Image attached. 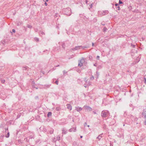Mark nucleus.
I'll return each instance as SVG.
<instances>
[{
  "mask_svg": "<svg viewBox=\"0 0 146 146\" xmlns=\"http://www.w3.org/2000/svg\"><path fill=\"white\" fill-rule=\"evenodd\" d=\"M109 114L110 113L108 111L103 110L101 113V115L102 117L104 118L108 116Z\"/></svg>",
  "mask_w": 146,
  "mask_h": 146,
  "instance_id": "obj_1",
  "label": "nucleus"
},
{
  "mask_svg": "<svg viewBox=\"0 0 146 146\" xmlns=\"http://www.w3.org/2000/svg\"><path fill=\"white\" fill-rule=\"evenodd\" d=\"M71 12V9L69 7L65 9L64 11V14L68 16L70 15Z\"/></svg>",
  "mask_w": 146,
  "mask_h": 146,
  "instance_id": "obj_2",
  "label": "nucleus"
},
{
  "mask_svg": "<svg viewBox=\"0 0 146 146\" xmlns=\"http://www.w3.org/2000/svg\"><path fill=\"white\" fill-rule=\"evenodd\" d=\"M84 107L88 111H91L92 110V108L88 106H84Z\"/></svg>",
  "mask_w": 146,
  "mask_h": 146,
  "instance_id": "obj_3",
  "label": "nucleus"
},
{
  "mask_svg": "<svg viewBox=\"0 0 146 146\" xmlns=\"http://www.w3.org/2000/svg\"><path fill=\"white\" fill-rule=\"evenodd\" d=\"M142 115L144 117V118L146 119V110L145 109H144L143 110Z\"/></svg>",
  "mask_w": 146,
  "mask_h": 146,
  "instance_id": "obj_4",
  "label": "nucleus"
},
{
  "mask_svg": "<svg viewBox=\"0 0 146 146\" xmlns=\"http://www.w3.org/2000/svg\"><path fill=\"white\" fill-rule=\"evenodd\" d=\"M76 130V127H73L72 128H70L69 130V131L70 132L72 131L75 132Z\"/></svg>",
  "mask_w": 146,
  "mask_h": 146,
  "instance_id": "obj_5",
  "label": "nucleus"
},
{
  "mask_svg": "<svg viewBox=\"0 0 146 146\" xmlns=\"http://www.w3.org/2000/svg\"><path fill=\"white\" fill-rule=\"evenodd\" d=\"M66 106H67V108L68 109L70 110H72V107L70 104H67Z\"/></svg>",
  "mask_w": 146,
  "mask_h": 146,
  "instance_id": "obj_6",
  "label": "nucleus"
},
{
  "mask_svg": "<svg viewBox=\"0 0 146 146\" xmlns=\"http://www.w3.org/2000/svg\"><path fill=\"white\" fill-rule=\"evenodd\" d=\"M140 58L139 56V57H137V58H136V60H137V61H134L133 63V64H136L139 61H140Z\"/></svg>",
  "mask_w": 146,
  "mask_h": 146,
  "instance_id": "obj_7",
  "label": "nucleus"
},
{
  "mask_svg": "<svg viewBox=\"0 0 146 146\" xmlns=\"http://www.w3.org/2000/svg\"><path fill=\"white\" fill-rule=\"evenodd\" d=\"M86 80V78H84V80H85L86 81V84H87V85L88 86L90 85L91 84V83L90 82Z\"/></svg>",
  "mask_w": 146,
  "mask_h": 146,
  "instance_id": "obj_8",
  "label": "nucleus"
},
{
  "mask_svg": "<svg viewBox=\"0 0 146 146\" xmlns=\"http://www.w3.org/2000/svg\"><path fill=\"white\" fill-rule=\"evenodd\" d=\"M81 47V46H75L74 48V50H78L80 49Z\"/></svg>",
  "mask_w": 146,
  "mask_h": 146,
  "instance_id": "obj_9",
  "label": "nucleus"
},
{
  "mask_svg": "<svg viewBox=\"0 0 146 146\" xmlns=\"http://www.w3.org/2000/svg\"><path fill=\"white\" fill-rule=\"evenodd\" d=\"M82 109V108L81 107H78L76 108V110L78 111H80Z\"/></svg>",
  "mask_w": 146,
  "mask_h": 146,
  "instance_id": "obj_10",
  "label": "nucleus"
},
{
  "mask_svg": "<svg viewBox=\"0 0 146 146\" xmlns=\"http://www.w3.org/2000/svg\"><path fill=\"white\" fill-rule=\"evenodd\" d=\"M80 62H81V63H82V64H83L85 62V59L83 58H82L81 60H80Z\"/></svg>",
  "mask_w": 146,
  "mask_h": 146,
  "instance_id": "obj_11",
  "label": "nucleus"
},
{
  "mask_svg": "<svg viewBox=\"0 0 146 146\" xmlns=\"http://www.w3.org/2000/svg\"><path fill=\"white\" fill-rule=\"evenodd\" d=\"M50 84L49 85V84H46L44 86V88H49L50 87Z\"/></svg>",
  "mask_w": 146,
  "mask_h": 146,
  "instance_id": "obj_12",
  "label": "nucleus"
},
{
  "mask_svg": "<svg viewBox=\"0 0 146 146\" xmlns=\"http://www.w3.org/2000/svg\"><path fill=\"white\" fill-rule=\"evenodd\" d=\"M67 131L64 129L62 130V133L64 134H66L67 133Z\"/></svg>",
  "mask_w": 146,
  "mask_h": 146,
  "instance_id": "obj_13",
  "label": "nucleus"
},
{
  "mask_svg": "<svg viewBox=\"0 0 146 146\" xmlns=\"http://www.w3.org/2000/svg\"><path fill=\"white\" fill-rule=\"evenodd\" d=\"M52 113L51 112H49L48 113L47 116L48 117L51 116Z\"/></svg>",
  "mask_w": 146,
  "mask_h": 146,
  "instance_id": "obj_14",
  "label": "nucleus"
},
{
  "mask_svg": "<svg viewBox=\"0 0 146 146\" xmlns=\"http://www.w3.org/2000/svg\"><path fill=\"white\" fill-rule=\"evenodd\" d=\"M81 46V47L82 49H84L85 48H88L89 47V46Z\"/></svg>",
  "mask_w": 146,
  "mask_h": 146,
  "instance_id": "obj_15",
  "label": "nucleus"
},
{
  "mask_svg": "<svg viewBox=\"0 0 146 146\" xmlns=\"http://www.w3.org/2000/svg\"><path fill=\"white\" fill-rule=\"evenodd\" d=\"M124 135L123 134H122L121 135H118V137H119L120 138H123L124 137Z\"/></svg>",
  "mask_w": 146,
  "mask_h": 146,
  "instance_id": "obj_16",
  "label": "nucleus"
},
{
  "mask_svg": "<svg viewBox=\"0 0 146 146\" xmlns=\"http://www.w3.org/2000/svg\"><path fill=\"white\" fill-rule=\"evenodd\" d=\"M83 65V64H82V63H81V62H80V61H79V63L78 64V66H79L81 67Z\"/></svg>",
  "mask_w": 146,
  "mask_h": 146,
  "instance_id": "obj_17",
  "label": "nucleus"
},
{
  "mask_svg": "<svg viewBox=\"0 0 146 146\" xmlns=\"http://www.w3.org/2000/svg\"><path fill=\"white\" fill-rule=\"evenodd\" d=\"M60 139V136L58 135L57 137H56V140H59Z\"/></svg>",
  "mask_w": 146,
  "mask_h": 146,
  "instance_id": "obj_18",
  "label": "nucleus"
},
{
  "mask_svg": "<svg viewBox=\"0 0 146 146\" xmlns=\"http://www.w3.org/2000/svg\"><path fill=\"white\" fill-rule=\"evenodd\" d=\"M39 33L40 34H41L42 35H45V34L44 32L41 31L39 32Z\"/></svg>",
  "mask_w": 146,
  "mask_h": 146,
  "instance_id": "obj_19",
  "label": "nucleus"
},
{
  "mask_svg": "<svg viewBox=\"0 0 146 146\" xmlns=\"http://www.w3.org/2000/svg\"><path fill=\"white\" fill-rule=\"evenodd\" d=\"M60 108L59 107H57L56 108V110L57 111H59L60 110Z\"/></svg>",
  "mask_w": 146,
  "mask_h": 146,
  "instance_id": "obj_20",
  "label": "nucleus"
},
{
  "mask_svg": "<svg viewBox=\"0 0 146 146\" xmlns=\"http://www.w3.org/2000/svg\"><path fill=\"white\" fill-rule=\"evenodd\" d=\"M131 46L132 48H135L136 46L135 45L133 44L132 43L131 44Z\"/></svg>",
  "mask_w": 146,
  "mask_h": 146,
  "instance_id": "obj_21",
  "label": "nucleus"
},
{
  "mask_svg": "<svg viewBox=\"0 0 146 146\" xmlns=\"http://www.w3.org/2000/svg\"><path fill=\"white\" fill-rule=\"evenodd\" d=\"M9 132H8L7 133V135H5V137L7 138H8L9 137Z\"/></svg>",
  "mask_w": 146,
  "mask_h": 146,
  "instance_id": "obj_22",
  "label": "nucleus"
},
{
  "mask_svg": "<svg viewBox=\"0 0 146 146\" xmlns=\"http://www.w3.org/2000/svg\"><path fill=\"white\" fill-rule=\"evenodd\" d=\"M107 30V28L106 27H105L104 28L103 30L104 32L106 31Z\"/></svg>",
  "mask_w": 146,
  "mask_h": 146,
  "instance_id": "obj_23",
  "label": "nucleus"
},
{
  "mask_svg": "<svg viewBox=\"0 0 146 146\" xmlns=\"http://www.w3.org/2000/svg\"><path fill=\"white\" fill-rule=\"evenodd\" d=\"M23 68L24 70H26L28 68V67L27 66H25L23 67Z\"/></svg>",
  "mask_w": 146,
  "mask_h": 146,
  "instance_id": "obj_24",
  "label": "nucleus"
},
{
  "mask_svg": "<svg viewBox=\"0 0 146 146\" xmlns=\"http://www.w3.org/2000/svg\"><path fill=\"white\" fill-rule=\"evenodd\" d=\"M62 46L63 48H64L65 46V44L64 43H62Z\"/></svg>",
  "mask_w": 146,
  "mask_h": 146,
  "instance_id": "obj_25",
  "label": "nucleus"
},
{
  "mask_svg": "<svg viewBox=\"0 0 146 146\" xmlns=\"http://www.w3.org/2000/svg\"><path fill=\"white\" fill-rule=\"evenodd\" d=\"M102 138V136L100 135H99L97 138L99 139L100 140Z\"/></svg>",
  "mask_w": 146,
  "mask_h": 146,
  "instance_id": "obj_26",
  "label": "nucleus"
},
{
  "mask_svg": "<svg viewBox=\"0 0 146 146\" xmlns=\"http://www.w3.org/2000/svg\"><path fill=\"white\" fill-rule=\"evenodd\" d=\"M35 40L36 42H38L39 41V38H35Z\"/></svg>",
  "mask_w": 146,
  "mask_h": 146,
  "instance_id": "obj_27",
  "label": "nucleus"
},
{
  "mask_svg": "<svg viewBox=\"0 0 146 146\" xmlns=\"http://www.w3.org/2000/svg\"><path fill=\"white\" fill-rule=\"evenodd\" d=\"M27 27L29 28H31L32 27V26L30 25H27Z\"/></svg>",
  "mask_w": 146,
  "mask_h": 146,
  "instance_id": "obj_28",
  "label": "nucleus"
},
{
  "mask_svg": "<svg viewBox=\"0 0 146 146\" xmlns=\"http://www.w3.org/2000/svg\"><path fill=\"white\" fill-rule=\"evenodd\" d=\"M1 82L2 83H4L5 82V80H1Z\"/></svg>",
  "mask_w": 146,
  "mask_h": 146,
  "instance_id": "obj_29",
  "label": "nucleus"
},
{
  "mask_svg": "<svg viewBox=\"0 0 146 146\" xmlns=\"http://www.w3.org/2000/svg\"><path fill=\"white\" fill-rule=\"evenodd\" d=\"M92 5H93V4H91L90 5V8H89V10H90V9L92 8Z\"/></svg>",
  "mask_w": 146,
  "mask_h": 146,
  "instance_id": "obj_30",
  "label": "nucleus"
},
{
  "mask_svg": "<svg viewBox=\"0 0 146 146\" xmlns=\"http://www.w3.org/2000/svg\"><path fill=\"white\" fill-rule=\"evenodd\" d=\"M5 132L7 133H8V132H9L8 127L7 128H5Z\"/></svg>",
  "mask_w": 146,
  "mask_h": 146,
  "instance_id": "obj_31",
  "label": "nucleus"
},
{
  "mask_svg": "<svg viewBox=\"0 0 146 146\" xmlns=\"http://www.w3.org/2000/svg\"><path fill=\"white\" fill-rule=\"evenodd\" d=\"M50 134H52L53 132V130H50Z\"/></svg>",
  "mask_w": 146,
  "mask_h": 146,
  "instance_id": "obj_32",
  "label": "nucleus"
},
{
  "mask_svg": "<svg viewBox=\"0 0 146 146\" xmlns=\"http://www.w3.org/2000/svg\"><path fill=\"white\" fill-rule=\"evenodd\" d=\"M96 76H97V78H98V77L99 76V74L98 73V72H96Z\"/></svg>",
  "mask_w": 146,
  "mask_h": 146,
  "instance_id": "obj_33",
  "label": "nucleus"
},
{
  "mask_svg": "<svg viewBox=\"0 0 146 146\" xmlns=\"http://www.w3.org/2000/svg\"><path fill=\"white\" fill-rule=\"evenodd\" d=\"M63 73L64 74H65L67 72H66L65 71V70H64L63 71Z\"/></svg>",
  "mask_w": 146,
  "mask_h": 146,
  "instance_id": "obj_34",
  "label": "nucleus"
},
{
  "mask_svg": "<svg viewBox=\"0 0 146 146\" xmlns=\"http://www.w3.org/2000/svg\"><path fill=\"white\" fill-rule=\"evenodd\" d=\"M90 79L91 80H93L94 79V78L93 76H92V77H91L90 78Z\"/></svg>",
  "mask_w": 146,
  "mask_h": 146,
  "instance_id": "obj_35",
  "label": "nucleus"
},
{
  "mask_svg": "<svg viewBox=\"0 0 146 146\" xmlns=\"http://www.w3.org/2000/svg\"><path fill=\"white\" fill-rule=\"evenodd\" d=\"M55 83L57 85L58 84V81L57 80L55 81Z\"/></svg>",
  "mask_w": 146,
  "mask_h": 146,
  "instance_id": "obj_36",
  "label": "nucleus"
},
{
  "mask_svg": "<svg viewBox=\"0 0 146 146\" xmlns=\"http://www.w3.org/2000/svg\"><path fill=\"white\" fill-rule=\"evenodd\" d=\"M119 4H122L123 3V2H122V1H121V0H119Z\"/></svg>",
  "mask_w": 146,
  "mask_h": 146,
  "instance_id": "obj_37",
  "label": "nucleus"
},
{
  "mask_svg": "<svg viewBox=\"0 0 146 146\" xmlns=\"http://www.w3.org/2000/svg\"><path fill=\"white\" fill-rule=\"evenodd\" d=\"M72 50H74V48H73L70 49V51H72Z\"/></svg>",
  "mask_w": 146,
  "mask_h": 146,
  "instance_id": "obj_38",
  "label": "nucleus"
},
{
  "mask_svg": "<svg viewBox=\"0 0 146 146\" xmlns=\"http://www.w3.org/2000/svg\"><path fill=\"white\" fill-rule=\"evenodd\" d=\"M117 8V10H120V8L119 6H118Z\"/></svg>",
  "mask_w": 146,
  "mask_h": 146,
  "instance_id": "obj_39",
  "label": "nucleus"
},
{
  "mask_svg": "<svg viewBox=\"0 0 146 146\" xmlns=\"http://www.w3.org/2000/svg\"><path fill=\"white\" fill-rule=\"evenodd\" d=\"M100 58V56H98L97 57V60H99Z\"/></svg>",
  "mask_w": 146,
  "mask_h": 146,
  "instance_id": "obj_40",
  "label": "nucleus"
},
{
  "mask_svg": "<svg viewBox=\"0 0 146 146\" xmlns=\"http://www.w3.org/2000/svg\"><path fill=\"white\" fill-rule=\"evenodd\" d=\"M87 84H84V87L85 88H86L87 87Z\"/></svg>",
  "mask_w": 146,
  "mask_h": 146,
  "instance_id": "obj_41",
  "label": "nucleus"
},
{
  "mask_svg": "<svg viewBox=\"0 0 146 146\" xmlns=\"http://www.w3.org/2000/svg\"><path fill=\"white\" fill-rule=\"evenodd\" d=\"M2 42L3 44H4L5 43V40L2 41Z\"/></svg>",
  "mask_w": 146,
  "mask_h": 146,
  "instance_id": "obj_42",
  "label": "nucleus"
},
{
  "mask_svg": "<svg viewBox=\"0 0 146 146\" xmlns=\"http://www.w3.org/2000/svg\"><path fill=\"white\" fill-rule=\"evenodd\" d=\"M87 123L86 122H85L84 124V127H85L86 125H87Z\"/></svg>",
  "mask_w": 146,
  "mask_h": 146,
  "instance_id": "obj_43",
  "label": "nucleus"
},
{
  "mask_svg": "<svg viewBox=\"0 0 146 146\" xmlns=\"http://www.w3.org/2000/svg\"><path fill=\"white\" fill-rule=\"evenodd\" d=\"M12 32H13V33H15V29H13L12 30Z\"/></svg>",
  "mask_w": 146,
  "mask_h": 146,
  "instance_id": "obj_44",
  "label": "nucleus"
},
{
  "mask_svg": "<svg viewBox=\"0 0 146 146\" xmlns=\"http://www.w3.org/2000/svg\"><path fill=\"white\" fill-rule=\"evenodd\" d=\"M44 5L46 6H47V4L46 2L44 3Z\"/></svg>",
  "mask_w": 146,
  "mask_h": 146,
  "instance_id": "obj_45",
  "label": "nucleus"
},
{
  "mask_svg": "<svg viewBox=\"0 0 146 146\" xmlns=\"http://www.w3.org/2000/svg\"><path fill=\"white\" fill-rule=\"evenodd\" d=\"M118 5H119V4H118V3H116V4H115V6H118Z\"/></svg>",
  "mask_w": 146,
  "mask_h": 146,
  "instance_id": "obj_46",
  "label": "nucleus"
},
{
  "mask_svg": "<svg viewBox=\"0 0 146 146\" xmlns=\"http://www.w3.org/2000/svg\"><path fill=\"white\" fill-rule=\"evenodd\" d=\"M33 87V88H35V85H33V87Z\"/></svg>",
  "mask_w": 146,
  "mask_h": 146,
  "instance_id": "obj_47",
  "label": "nucleus"
},
{
  "mask_svg": "<svg viewBox=\"0 0 146 146\" xmlns=\"http://www.w3.org/2000/svg\"><path fill=\"white\" fill-rule=\"evenodd\" d=\"M92 46H94V43L92 42Z\"/></svg>",
  "mask_w": 146,
  "mask_h": 146,
  "instance_id": "obj_48",
  "label": "nucleus"
},
{
  "mask_svg": "<svg viewBox=\"0 0 146 146\" xmlns=\"http://www.w3.org/2000/svg\"><path fill=\"white\" fill-rule=\"evenodd\" d=\"M145 82L146 83V79L145 78Z\"/></svg>",
  "mask_w": 146,
  "mask_h": 146,
  "instance_id": "obj_49",
  "label": "nucleus"
},
{
  "mask_svg": "<svg viewBox=\"0 0 146 146\" xmlns=\"http://www.w3.org/2000/svg\"><path fill=\"white\" fill-rule=\"evenodd\" d=\"M144 123H145V124L146 125V120L144 122Z\"/></svg>",
  "mask_w": 146,
  "mask_h": 146,
  "instance_id": "obj_50",
  "label": "nucleus"
},
{
  "mask_svg": "<svg viewBox=\"0 0 146 146\" xmlns=\"http://www.w3.org/2000/svg\"><path fill=\"white\" fill-rule=\"evenodd\" d=\"M38 98V96H36L35 97V98Z\"/></svg>",
  "mask_w": 146,
  "mask_h": 146,
  "instance_id": "obj_51",
  "label": "nucleus"
},
{
  "mask_svg": "<svg viewBox=\"0 0 146 146\" xmlns=\"http://www.w3.org/2000/svg\"><path fill=\"white\" fill-rule=\"evenodd\" d=\"M86 3H88V1H87V0H86Z\"/></svg>",
  "mask_w": 146,
  "mask_h": 146,
  "instance_id": "obj_52",
  "label": "nucleus"
},
{
  "mask_svg": "<svg viewBox=\"0 0 146 146\" xmlns=\"http://www.w3.org/2000/svg\"><path fill=\"white\" fill-rule=\"evenodd\" d=\"M80 137L81 138H82V137H83V136H80Z\"/></svg>",
  "mask_w": 146,
  "mask_h": 146,
  "instance_id": "obj_53",
  "label": "nucleus"
},
{
  "mask_svg": "<svg viewBox=\"0 0 146 146\" xmlns=\"http://www.w3.org/2000/svg\"><path fill=\"white\" fill-rule=\"evenodd\" d=\"M59 66V65H57V66H56V67H58V66Z\"/></svg>",
  "mask_w": 146,
  "mask_h": 146,
  "instance_id": "obj_54",
  "label": "nucleus"
},
{
  "mask_svg": "<svg viewBox=\"0 0 146 146\" xmlns=\"http://www.w3.org/2000/svg\"><path fill=\"white\" fill-rule=\"evenodd\" d=\"M48 1V0H46V1L47 2Z\"/></svg>",
  "mask_w": 146,
  "mask_h": 146,
  "instance_id": "obj_55",
  "label": "nucleus"
},
{
  "mask_svg": "<svg viewBox=\"0 0 146 146\" xmlns=\"http://www.w3.org/2000/svg\"><path fill=\"white\" fill-rule=\"evenodd\" d=\"M53 70H54L55 69V68H53Z\"/></svg>",
  "mask_w": 146,
  "mask_h": 146,
  "instance_id": "obj_56",
  "label": "nucleus"
},
{
  "mask_svg": "<svg viewBox=\"0 0 146 146\" xmlns=\"http://www.w3.org/2000/svg\"><path fill=\"white\" fill-rule=\"evenodd\" d=\"M94 66H96V64H94Z\"/></svg>",
  "mask_w": 146,
  "mask_h": 146,
  "instance_id": "obj_57",
  "label": "nucleus"
},
{
  "mask_svg": "<svg viewBox=\"0 0 146 146\" xmlns=\"http://www.w3.org/2000/svg\"><path fill=\"white\" fill-rule=\"evenodd\" d=\"M87 126L88 127H89V126H90V125H87Z\"/></svg>",
  "mask_w": 146,
  "mask_h": 146,
  "instance_id": "obj_58",
  "label": "nucleus"
},
{
  "mask_svg": "<svg viewBox=\"0 0 146 146\" xmlns=\"http://www.w3.org/2000/svg\"><path fill=\"white\" fill-rule=\"evenodd\" d=\"M102 25H104L105 24H102Z\"/></svg>",
  "mask_w": 146,
  "mask_h": 146,
  "instance_id": "obj_59",
  "label": "nucleus"
},
{
  "mask_svg": "<svg viewBox=\"0 0 146 146\" xmlns=\"http://www.w3.org/2000/svg\"><path fill=\"white\" fill-rule=\"evenodd\" d=\"M72 121H73V122H74V120H73H73H72Z\"/></svg>",
  "mask_w": 146,
  "mask_h": 146,
  "instance_id": "obj_60",
  "label": "nucleus"
},
{
  "mask_svg": "<svg viewBox=\"0 0 146 146\" xmlns=\"http://www.w3.org/2000/svg\"><path fill=\"white\" fill-rule=\"evenodd\" d=\"M104 13H105V11H104Z\"/></svg>",
  "mask_w": 146,
  "mask_h": 146,
  "instance_id": "obj_61",
  "label": "nucleus"
},
{
  "mask_svg": "<svg viewBox=\"0 0 146 146\" xmlns=\"http://www.w3.org/2000/svg\"><path fill=\"white\" fill-rule=\"evenodd\" d=\"M125 124H123V126H125Z\"/></svg>",
  "mask_w": 146,
  "mask_h": 146,
  "instance_id": "obj_62",
  "label": "nucleus"
},
{
  "mask_svg": "<svg viewBox=\"0 0 146 146\" xmlns=\"http://www.w3.org/2000/svg\"><path fill=\"white\" fill-rule=\"evenodd\" d=\"M36 88V89H38V88Z\"/></svg>",
  "mask_w": 146,
  "mask_h": 146,
  "instance_id": "obj_63",
  "label": "nucleus"
},
{
  "mask_svg": "<svg viewBox=\"0 0 146 146\" xmlns=\"http://www.w3.org/2000/svg\"><path fill=\"white\" fill-rule=\"evenodd\" d=\"M94 113L95 114L96 113L95 112Z\"/></svg>",
  "mask_w": 146,
  "mask_h": 146,
  "instance_id": "obj_64",
  "label": "nucleus"
}]
</instances>
